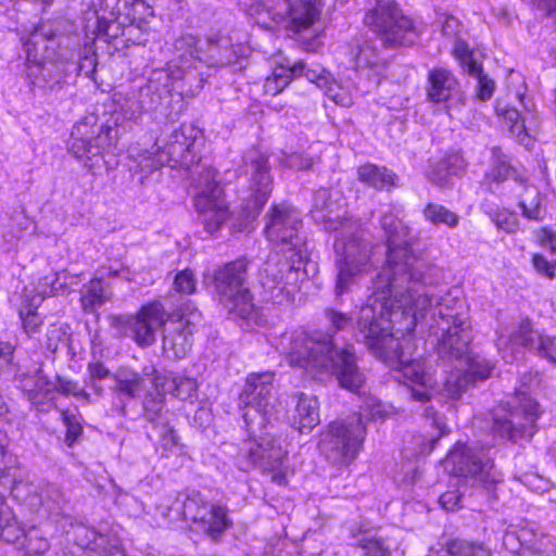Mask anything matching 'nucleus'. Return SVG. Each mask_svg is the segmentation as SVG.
Returning a JSON list of instances; mask_svg holds the SVG:
<instances>
[{
	"mask_svg": "<svg viewBox=\"0 0 556 556\" xmlns=\"http://www.w3.org/2000/svg\"><path fill=\"white\" fill-rule=\"evenodd\" d=\"M387 263L374 281V293L357 317V336L377 358L403 362L397 333H410L431 306L426 287V262L416 256L405 239L406 228L392 214H384Z\"/></svg>",
	"mask_w": 556,
	"mask_h": 556,
	"instance_id": "nucleus-1",
	"label": "nucleus"
},
{
	"mask_svg": "<svg viewBox=\"0 0 556 556\" xmlns=\"http://www.w3.org/2000/svg\"><path fill=\"white\" fill-rule=\"evenodd\" d=\"M265 235L279 251L271 252L261 270L260 282L267 300L282 303L289 300L288 286L295 279L298 270L307 256L304 240L299 236L302 227L301 213L288 203L271 206L266 214Z\"/></svg>",
	"mask_w": 556,
	"mask_h": 556,
	"instance_id": "nucleus-2",
	"label": "nucleus"
},
{
	"mask_svg": "<svg viewBox=\"0 0 556 556\" xmlns=\"http://www.w3.org/2000/svg\"><path fill=\"white\" fill-rule=\"evenodd\" d=\"M280 345L290 365L303 368L315 379L334 377L341 388L353 392L365 383L353 346L338 348L329 331H294L285 336Z\"/></svg>",
	"mask_w": 556,
	"mask_h": 556,
	"instance_id": "nucleus-3",
	"label": "nucleus"
},
{
	"mask_svg": "<svg viewBox=\"0 0 556 556\" xmlns=\"http://www.w3.org/2000/svg\"><path fill=\"white\" fill-rule=\"evenodd\" d=\"M338 269L334 292L340 296L350 291L371 268V245L362 237L357 220L342 222L340 237L334 241Z\"/></svg>",
	"mask_w": 556,
	"mask_h": 556,
	"instance_id": "nucleus-4",
	"label": "nucleus"
},
{
	"mask_svg": "<svg viewBox=\"0 0 556 556\" xmlns=\"http://www.w3.org/2000/svg\"><path fill=\"white\" fill-rule=\"evenodd\" d=\"M271 371L251 372L239 394V407L249 438L263 435L273 428L271 419L277 412Z\"/></svg>",
	"mask_w": 556,
	"mask_h": 556,
	"instance_id": "nucleus-5",
	"label": "nucleus"
},
{
	"mask_svg": "<svg viewBox=\"0 0 556 556\" xmlns=\"http://www.w3.org/2000/svg\"><path fill=\"white\" fill-rule=\"evenodd\" d=\"M191 38L176 39L174 42V56L167 62L166 68H156L151 73L148 81L140 87L138 93L148 112H161L166 114L173 91L178 96L190 92L185 84L181 72L187 59L184 56L186 49L192 43Z\"/></svg>",
	"mask_w": 556,
	"mask_h": 556,
	"instance_id": "nucleus-6",
	"label": "nucleus"
},
{
	"mask_svg": "<svg viewBox=\"0 0 556 556\" xmlns=\"http://www.w3.org/2000/svg\"><path fill=\"white\" fill-rule=\"evenodd\" d=\"M473 340L467 311L454 315V400L455 394L473 388L490 378L494 364L485 357L473 354Z\"/></svg>",
	"mask_w": 556,
	"mask_h": 556,
	"instance_id": "nucleus-7",
	"label": "nucleus"
},
{
	"mask_svg": "<svg viewBox=\"0 0 556 556\" xmlns=\"http://www.w3.org/2000/svg\"><path fill=\"white\" fill-rule=\"evenodd\" d=\"M249 266L247 257H239L217 266L213 273V283L219 301L235 316L252 318L255 313L253 296L249 288Z\"/></svg>",
	"mask_w": 556,
	"mask_h": 556,
	"instance_id": "nucleus-8",
	"label": "nucleus"
},
{
	"mask_svg": "<svg viewBox=\"0 0 556 556\" xmlns=\"http://www.w3.org/2000/svg\"><path fill=\"white\" fill-rule=\"evenodd\" d=\"M363 21L386 49L410 46L418 38L413 21L394 0H375Z\"/></svg>",
	"mask_w": 556,
	"mask_h": 556,
	"instance_id": "nucleus-9",
	"label": "nucleus"
},
{
	"mask_svg": "<svg viewBox=\"0 0 556 556\" xmlns=\"http://www.w3.org/2000/svg\"><path fill=\"white\" fill-rule=\"evenodd\" d=\"M191 38L192 43L184 53L187 59L186 64L182 66L181 72L185 76V84L191 93L198 92L205 81L202 68L206 67H223L235 62L237 55L233 48L228 41L206 40L203 46H200V40L191 35L185 34L177 39Z\"/></svg>",
	"mask_w": 556,
	"mask_h": 556,
	"instance_id": "nucleus-10",
	"label": "nucleus"
},
{
	"mask_svg": "<svg viewBox=\"0 0 556 556\" xmlns=\"http://www.w3.org/2000/svg\"><path fill=\"white\" fill-rule=\"evenodd\" d=\"M96 119L89 116L76 123L70 141V151L92 172L104 164V152L114 143L117 134V129L110 125H97Z\"/></svg>",
	"mask_w": 556,
	"mask_h": 556,
	"instance_id": "nucleus-11",
	"label": "nucleus"
},
{
	"mask_svg": "<svg viewBox=\"0 0 556 556\" xmlns=\"http://www.w3.org/2000/svg\"><path fill=\"white\" fill-rule=\"evenodd\" d=\"M181 510L184 519L192 522V530L213 543H220L232 527L227 506L210 502L199 492L186 496Z\"/></svg>",
	"mask_w": 556,
	"mask_h": 556,
	"instance_id": "nucleus-12",
	"label": "nucleus"
},
{
	"mask_svg": "<svg viewBox=\"0 0 556 556\" xmlns=\"http://www.w3.org/2000/svg\"><path fill=\"white\" fill-rule=\"evenodd\" d=\"M366 430L359 414L332 421L321 443L323 452L334 464L349 465L359 453Z\"/></svg>",
	"mask_w": 556,
	"mask_h": 556,
	"instance_id": "nucleus-13",
	"label": "nucleus"
},
{
	"mask_svg": "<svg viewBox=\"0 0 556 556\" xmlns=\"http://www.w3.org/2000/svg\"><path fill=\"white\" fill-rule=\"evenodd\" d=\"M517 346H522L534 356L556 365V336L535 330L529 318L522 319L507 339H498V351L508 364L519 359L521 352Z\"/></svg>",
	"mask_w": 556,
	"mask_h": 556,
	"instance_id": "nucleus-14",
	"label": "nucleus"
},
{
	"mask_svg": "<svg viewBox=\"0 0 556 556\" xmlns=\"http://www.w3.org/2000/svg\"><path fill=\"white\" fill-rule=\"evenodd\" d=\"M250 445L243 452L245 467H260L263 471L271 475L270 479L278 485H286L288 480L282 463L286 459L287 452L283 450L281 440L271 431H266L263 435L249 438Z\"/></svg>",
	"mask_w": 556,
	"mask_h": 556,
	"instance_id": "nucleus-15",
	"label": "nucleus"
},
{
	"mask_svg": "<svg viewBox=\"0 0 556 556\" xmlns=\"http://www.w3.org/2000/svg\"><path fill=\"white\" fill-rule=\"evenodd\" d=\"M510 405L511 409L507 415L494 418L493 431L511 442L532 438L538 430V403L525 391H517Z\"/></svg>",
	"mask_w": 556,
	"mask_h": 556,
	"instance_id": "nucleus-16",
	"label": "nucleus"
},
{
	"mask_svg": "<svg viewBox=\"0 0 556 556\" xmlns=\"http://www.w3.org/2000/svg\"><path fill=\"white\" fill-rule=\"evenodd\" d=\"M165 309L160 302L144 305L137 315L111 317V326L119 336L131 338L140 346H149L155 341L156 330L164 324Z\"/></svg>",
	"mask_w": 556,
	"mask_h": 556,
	"instance_id": "nucleus-17",
	"label": "nucleus"
},
{
	"mask_svg": "<svg viewBox=\"0 0 556 556\" xmlns=\"http://www.w3.org/2000/svg\"><path fill=\"white\" fill-rule=\"evenodd\" d=\"M201 144V130L193 125L184 124L173 130L166 142L159 148V160L170 167L188 168L199 163Z\"/></svg>",
	"mask_w": 556,
	"mask_h": 556,
	"instance_id": "nucleus-18",
	"label": "nucleus"
},
{
	"mask_svg": "<svg viewBox=\"0 0 556 556\" xmlns=\"http://www.w3.org/2000/svg\"><path fill=\"white\" fill-rule=\"evenodd\" d=\"M200 191L194 198L195 210L201 215L205 230L214 235L229 218L223 188L215 180V172L206 169L199 180Z\"/></svg>",
	"mask_w": 556,
	"mask_h": 556,
	"instance_id": "nucleus-19",
	"label": "nucleus"
},
{
	"mask_svg": "<svg viewBox=\"0 0 556 556\" xmlns=\"http://www.w3.org/2000/svg\"><path fill=\"white\" fill-rule=\"evenodd\" d=\"M492 466L483 462L480 453L463 443L454 444V477L458 484L477 486L494 483L496 479L491 473Z\"/></svg>",
	"mask_w": 556,
	"mask_h": 556,
	"instance_id": "nucleus-20",
	"label": "nucleus"
},
{
	"mask_svg": "<svg viewBox=\"0 0 556 556\" xmlns=\"http://www.w3.org/2000/svg\"><path fill=\"white\" fill-rule=\"evenodd\" d=\"M13 495L22 498L36 511L45 509L49 514H60L68 503V497L56 484L47 483L43 485L24 484L23 482H13L10 488Z\"/></svg>",
	"mask_w": 556,
	"mask_h": 556,
	"instance_id": "nucleus-21",
	"label": "nucleus"
},
{
	"mask_svg": "<svg viewBox=\"0 0 556 556\" xmlns=\"http://www.w3.org/2000/svg\"><path fill=\"white\" fill-rule=\"evenodd\" d=\"M75 67L73 62L66 60H31L27 56V77L30 84L45 94L62 90L66 85V77Z\"/></svg>",
	"mask_w": 556,
	"mask_h": 556,
	"instance_id": "nucleus-22",
	"label": "nucleus"
},
{
	"mask_svg": "<svg viewBox=\"0 0 556 556\" xmlns=\"http://www.w3.org/2000/svg\"><path fill=\"white\" fill-rule=\"evenodd\" d=\"M247 173L251 176L252 199L248 201V207L253 210V216L257 215L267 202L273 190V178L268 156L257 150L249 151L243 157Z\"/></svg>",
	"mask_w": 556,
	"mask_h": 556,
	"instance_id": "nucleus-23",
	"label": "nucleus"
},
{
	"mask_svg": "<svg viewBox=\"0 0 556 556\" xmlns=\"http://www.w3.org/2000/svg\"><path fill=\"white\" fill-rule=\"evenodd\" d=\"M350 55L355 70L368 78L367 91L377 87L388 66V59L380 53L376 43L369 39H356L351 43Z\"/></svg>",
	"mask_w": 556,
	"mask_h": 556,
	"instance_id": "nucleus-24",
	"label": "nucleus"
},
{
	"mask_svg": "<svg viewBox=\"0 0 556 556\" xmlns=\"http://www.w3.org/2000/svg\"><path fill=\"white\" fill-rule=\"evenodd\" d=\"M454 56L457 59L463 72L477 79V98L480 101H488L493 97L496 88L495 81L484 74L480 53L470 49L463 39L454 40Z\"/></svg>",
	"mask_w": 556,
	"mask_h": 556,
	"instance_id": "nucleus-25",
	"label": "nucleus"
},
{
	"mask_svg": "<svg viewBox=\"0 0 556 556\" xmlns=\"http://www.w3.org/2000/svg\"><path fill=\"white\" fill-rule=\"evenodd\" d=\"M154 391L148 392L143 400V417L157 431L164 444H176L177 435L169 425L168 410L165 409V392L160 386V377L152 378Z\"/></svg>",
	"mask_w": 556,
	"mask_h": 556,
	"instance_id": "nucleus-26",
	"label": "nucleus"
},
{
	"mask_svg": "<svg viewBox=\"0 0 556 556\" xmlns=\"http://www.w3.org/2000/svg\"><path fill=\"white\" fill-rule=\"evenodd\" d=\"M194 320L180 316L163 324V351L169 358H185L191 350Z\"/></svg>",
	"mask_w": 556,
	"mask_h": 556,
	"instance_id": "nucleus-27",
	"label": "nucleus"
},
{
	"mask_svg": "<svg viewBox=\"0 0 556 556\" xmlns=\"http://www.w3.org/2000/svg\"><path fill=\"white\" fill-rule=\"evenodd\" d=\"M282 9L274 14L276 23L288 21L289 27L299 33L308 28L319 17L321 0H300L291 3L290 0H281Z\"/></svg>",
	"mask_w": 556,
	"mask_h": 556,
	"instance_id": "nucleus-28",
	"label": "nucleus"
},
{
	"mask_svg": "<svg viewBox=\"0 0 556 556\" xmlns=\"http://www.w3.org/2000/svg\"><path fill=\"white\" fill-rule=\"evenodd\" d=\"M102 14L98 16V40L109 42L114 49L124 37L126 25L121 0H98Z\"/></svg>",
	"mask_w": 556,
	"mask_h": 556,
	"instance_id": "nucleus-29",
	"label": "nucleus"
},
{
	"mask_svg": "<svg viewBox=\"0 0 556 556\" xmlns=\"http://www.w3.org/2000/svg\"><path fill=\"white\" fill-rule=\"evenodd\" d=\"M76 539L80 547L100 556H127L119 540L113 534H104L91 528L78 527Z\"/></svg>",
	"mask_w": 556,
	"mask_h": 556,
	"instance_id": "nucleus-30",
	"label": "nucleus"
},
{
	"mask_svg": "<svg viewBox=\"0 0 556 556\" xmlns=\"http://www.w3.org/2000/svg\"><path fill=\"white\" fill-rule=\"evenodd\" d=\"M339 208V203L332 199V193L328 189H319L314 193L313 207L311 210L312 217L317 223H325L326 228L332 231H340L342 229V222L344 223L346 217L339 218V215L332 217Z\"/></svg>",
	"mask_w": 556,
	"mask_h": 556,
	"instance_id": "nucleus-31",
	"label": "nucleus"
},
{
	"mask_svg": "<svg viewBox=\"0 0 556 556\" xmlns=\"http://www.w3.org/2000/svg\"><path fill=\"white\" fill-rule=\"evenodd\" d=\"M292 425L300 431H311L319 421V403L315 395L299 393L295 396Z\"/></svg>",
	"mask_w": 556,
	"mask_h": 556,
	"instance_id": "nucleus-32",
	"label": "nucleus"
},
{
	"mask_svg": "<svg viewBox=\"0 0 556 556\" xmlns=\"http://www.w3.org/2000/svg\"><path fill=\"white\" fill-rule=\"evenodd\" d=\"M441 321L437 323V330L431 334L433 344L432 356L437 357L439 366L444 372L448 371L452 366V334L451 324L444 318L442 309L439 311Z\"/></svg>",
	"mask_w": 556,
	"mask_h": 556,
	"instance_id": "nucleus-33",
	"label": "nucleus"
},
{
	"mask_svg": "<svg viewBox=\"0 0 556 556\" xmlns=\"http://www.w3.org/2000/svg\"><path fill=\"white\" fill-rule=\"evenodd\" d=\"M112 379L114 381L112 389L118 397L136 399L146 388L143 377L128 367H119Z\"/></svg>",
	"mask_w": 556,
	"mask_h": 556,
	"instance_id": "nucleus-34",
	"label": "nucleus"
},
{
	"mask_svg": "<svg viewBox=\"0 0 556 556\" xmlns=\"http://www.w3.org/2000/svg\"><path fill=\"white\" fill-rule=\"evenodd\" d=\"M358 180L377 190L396 185L397 175L386 166L367 163L357 170Z\"/></svg>",
	"mask_w": 556,
	"mask_h": 556,
	"instance_id": "nucleus-35",
	"label": "nucleus"
},
{
	"mask_svg": "<svg viewBox=\"0 0 556 556\" xmlns=\"http://www.w3.org/2000/svg\"><path fill=\"white\" fill-rule=\"evenodd\" d=\"M26 532L27 530L16 521L4 496L0 493V538L8 543L20 545Z\"/></svg>",
	"mask_w": 556,
	"mask_h": 556,
	"instance_id": "nucleus-36",
	"label": "nucleus"
},
{
	"mask_svg": "<svg viewBox=\"0 0 556 556\" xmlns=\"http://www.w3.org/2000/svg\"><path fill=\"white\" fill-rule=\"evenodd\" d=\"M429 86L427 94L429 100L435 103L444 102L450 99L452 93V81L450 73L445 70H432L428 75Z\"/></svg>",
	"mask_w": 556,
	"mask_h": 556,
	"instance_id": "nucleus-37",
	"label": "nucleus"
},
{
	"mask_svg": "<svg viewBox=\"0 0 556 556\" xmlns=\"http://www.w3.org/2000/svg\"><path fill=\"white\" fill-rule=\"evenodd\" d=\"M522 215L535 222H541L546 215V207L543 204V195L534 186H526L525 194L519 201Z\"/></svg>",
	"mask_w": 556,
	"mask_h": 556,
	"instance_id": "nucleus-38",
	"label": "nucleus"
},
{
	"mask_svg": "<svg viewBox=\"0 0 556 556\" xmlns=\"http://www.w3.org/2000/svg\"><path fill=\"white\" fill-rule=\"evenodd\" d=\"M108 300L109 296L105 294L102 279H91L81 287L80 302L84 311L92 312L102 306Z\"/></svg>",
	"mask_w": 556,
	"mask_h": 556,
	"instance_id": "nucleus-39",
	"label": "nucleus"
},
{
	"mask_svg": "<svg viewBox=\"0 0 556 556\" xmlns=\"http://www.w3.org/2000/svg\"><path fill=\"white\" fill-rule=\"evenodd\" d=\"M160 386L163 392L172 393L182 401L189 400L197 394V382L192 378L173 377L162 379L160 377Z\"/></svg>",
	"mask_w": 556,
	"mask_h": 556,
	"instance_id": "nucleus-40",
	"label": "nucleus"
},
{
	"mask_svg": "<svg viewBox=\"0 0 556 556\" xmlns=\"http://www.w3.org/2000/svg\"><path fill=\"white\" fill-rule=\"evenodd\" d=\"M18 548L27 556H39L50 548V543L42 531L37 527H30L21 541Z\"/></svg>",
	"mask_w": 556,
	"mask_h": 556,
	"instance_id": "nucleus-41",
	"label": "nucleus"
},
{
	"mask_svg": "<svg viewBox=\"0 0 556 556\" xmlns=\"http://www.w3.org/2000/svg\"><path fill=\"white\" fill-rule=\"evenodd\" d=\"M291 72H293L294 78L305 77L308 81L316 84V86L321 89L330 83L331 78V74L325 68L318 65L309 67L303 61L292 63Z\"/></svg>",
	"mask_w": 556,
	"mask_h": 556,
	"instance_id": "nucleus-42",
	"label": "nucleus"
},
{
	"mask_svg": "<svg viewBox=\"0 0 556 556\" xmlns=\"http://www.w3.org/2000/svg\"><path fill=\"white\" fill-rule=\"evenodd\" d=\"M294 78L293 72H291V64L279 65L273 74L266 78L264 84V91L266 94L276 96L280 93Z\"/></svg>",
	"mask_w": 556,
	"mask_h": 556,
	"instance_id": "nucleus-43",
	"label": "nucleus"
},
{
	"mask_svg": "<svg viewBox=\"0 0 556 556\" xmlns=\"http://www.w3.org/2000/svg\"><path fill=\"white\" fill-rule=\"evenodd\" d=\"M495 112L498 116L503 117L505 124L508 126L509 131L513 135L519 138L526 134V118L521 116L517 109L509 108L506 104L497 101L495 105Z\"/></svg>",
	"mask_w": 556,
	"mask_h": 556,
	"instance_id": "nucleus-44",
	"label": "nucleus"
},
{
	"mask_svg": "<svg viewBox=\"0 0 556 556\" xmlns=\"http://www.w3.org/2000/svg\"><path fill=\"white\" fill-rule=\"evenodd\" d=\"M354 545L364 551L365 556H390L391 552L386 541L376 535L364 533L361 536L353 534Z\"/></svg>",
	"mask_w": 556,
	"mask_h": 556,
	"instance_id": "nucleus-45",
	"label": "nucleus"
},
{
	"mask_svg": "<svg viewBox=\"0 0 556 556\" xmlns=\"http://www.w3.org/2000/svg\"><path fill=\"white\" fill-rule=\"evenodd\" d=\"M124 20L128 22L146 23L153 15L152 8L144 0H121Z\"/></svg>",
	"mask_w": 556,
	"mask_h": 556,
	"instance_id": "nucleus-46",
	"label": "nucleus"
},
{
	"mask_svg": "<svg viewBox=\"0 0 556 556\" xmlns=\"http://www.w3.org/2000/svg\"><path fill=\"white\" fill-rule=\"evenodd\" d=\"M147 40V34L142 28V23L129 22L126 25L124 37L115 45V51H122L131 45H144Z\"/></svg>",
	"mask_w": 556,
	"mask_h": 556,
	"instance_id": "nucleus-47",
	"label": "nucleus"
},
{
	"mask_svg": "<svg viewBox=\"0 0 556 556\" xmlns=\"http://www.w3.org/2000/svg\"><path fill=\"white\" fill-rule=\"evenodd\" d=\"M112 376L111 370L101 361H93L87 365V384L99 395L103 389L98 382Z\"/></svg>",
	"mask_w": 556,
	"mask_h": 556,
	"instance_id": "nucleus-48",
	"label": "nucleus"
},
{
	"mask_svg": "<svg viewBox=\"0 0 556 556\" xmlns=\"http://www.w3.org/2000/svg\"><path fill=\"white\" fill-rule=\"evenodd\" d=\"M491 180L501 182L507 179H514L522 182V178L509 163L501 157H496L490 172L486 175Z\"/></svg>",
	"mask_w": 556,
	"mask_h": 556,
	"instance_id": "nucleus-49",
	"label": "nucleus"
},
{
	"mask_svg": "<svg viewBox=\"0 0 556 556\" xmlns=\"http://www.w3.org/2000/svg\"><path fill=\"white\" fill-rule=\"evenodd\" d=\"M54 389L61 394H71L79 400H84L85 403H90V394L75 380L56 376Z\"/></svg>",
	"mask_w": 556,
	"mask_h": 556,
	"instance_id": "nucleus-50",
	"label": "nucleus"
},
{
	"mask_svg": "<svg viewBox=\"0 0 556 556\" xmlns=\"http://www.w3.org/2000/svg\"><path fill=\"white\" fill-rule=\"evenodd\" d=\"M62 421L66 427L65 443L68 446H73L78 438L83 434V426L77 415L70 410H62Z\"/></svg>",
	"mask_w": 556,
	"mask_h": 556,
	"instance_id": "nucleus-51",
	"label": "nucleus"
},
{
	"mask_svg": "<svg viewBox=\"0 0 556 556\" xmlns=\"http://www.w3.org/2000/svg\"><path fill=\"white\" fill-rule=\"evenodd\" d=\"M429 180L439 186H447L451 178V162L443 159L438 162H431L427 170Z\"/></svg>",
	"mask_w": 556,
	"mask_h": 556,
	"instance_id": "nucleus-52",
	"label": "nucleus"
},
{
	"mask_svg": "<svg viewBox=\"0 0 556 556\" xmlns=\"http://www.w3.org/2000/svg\"><path fill=\"white\" fill-rule=\"evenodd\" d=\"M9 442L7 432L0 429V485L2 488H10L14 477L13 468L3 463Z\"/></svg>",
	"mask_w": 556,
	"mask_h": 556,
	"instance_id": "nucleus-53",
	"label": "nucleus"
},
{
	"mask_svg": "<svg viewBox=\"0 0 556 556\" xmlns=\"http://www.w3.org/2000/svg\"><path fill=\"white\" fill-rule=\"evenodd\" d=\"M325 94L331 99L336 104L341 106H350L353 103L352 96L343 87H341L336 80L330 78V83L324 88Z\"/></svg>",
	"mask_w": 556,
	"mask_h": 556,
	"instance_id": "nucleus-54",
	"label": "nucleus"
},
{
	"mask_svg": "<svg viewBox=\"0 0 556 556\" xmlns=\"http://www.w3.org/2000/svg\"><path fill=\"white\" fill-rule=\"evenodd\" d=\"M20 317L23 328L27 334L31 336L39 331L42 325V319L37 314L36 309L31 308L30 306L23 307L20 311Z\"/></svg>",
	"mask_w": 556,
	"mask_h": 556,
	"instance_id": "nucleus-55",
	"label": "nucleus"
},
{
	"mask_svg": "<svg viewBox=\"0 0 556 556\" xmlns=\"http://www.w3.org/2000/svg\"><path fill=\"white\" fill-rule=\"evenodd\" d=\"M143 112H147L139 93L137 96L127 97L121 104V113L124 118L129 121L137 119Z\"/></svg>",
	"mask_w": 556,
	"mask_h": 556,
	"instance_id": "nucleus-56",
	"label": "nucleus"
},
{
	"mask_svg": "<svg viewBox=\"0 0 556 556\" xmlns=\"http://www.w3.org/2000/svg\"><path fill=\"white\" fill-rule=\"evenodd\" d=\"M325 317L333 332L345 330L352 326V317L349 314L328 307L325 309Z\"/></svg>",
	"mask_w": 556,
	"mask_h": 556,
	"instance_id": "nucleus-57",
	"label": "nucleus"
},
{
	"mask_svg": "<svg viewBox=\"0 0 556 556\" xmlns=\"http://www.w3.org/2000/svg\"><path fill=\"white\" fill-rule=\"evenodd\" d=\"M174 289L184 294H191L197 289V279L189 269L180 270L174 279Z\"/></svg>",
	"mask_w": 556,
	"mask_h": 556,
	"instance_id": "nucleus-58",
	"label": "nucleus"
},
{
	"mask_svg": "<svg viewBox=\"0 0 556 556\" xmlns=\"http://www.w3.org/2000/svg\"><path fill=\"white\" fill-rule=\"evenodd\" d=\"M97 64V55L92 47H85L84 54L80 56L79 63L76 67L78 74L93 79Z\"/></svg>",
	"mask_w": 556,
	"mask_h": 556,
	"instance_id": "nucleus-59",
	"label": "nucleus"
},
{
	"mask_svg": "<svg viewBox=\"0 0 556 556\" xmlns=\"http://www.w3.org/2000/svg\"><path fill=\"white\" fill-rule=\"evenodd\" d=\"M454 556H491V551L480 543L464 542L457 544L454 541Z\"/></svg>",
	"mask_w": 556,
	"mask_h": 556,
	"instance_id": "nucleus-60",
	"label": "nucleus"
},
{
	"mask_svg": "<svg viewBox=\"0 0 556 556\" xmlns=\"http://www.w3.org/2000/svg\"><path fill=\"white\" fill-rule=\"evenodd\" d=\"M493 222L496 227L507 233H513L518 229L519 220L515 213L502 211L494 215Z\"/></svg>",
	"mask_w": 556,
	"mask_h": 556,
	"instance_id": "nucleus-61",
	"label": "nucleus"
},
{
	"mask_svg": "<svg viewBox=\"0 0 556 556\" xmlns=\"http://www.w3.org/2000/svg\"><path fill=\"white\" fill-rule=\"evenodd\" d=\"M281 164L291 169H308L313 165V160L302 153H285L280 160Z\"/></svg>",
	"mask_w": 556,
	"mask_h": 556,
	"instance_id": "nucleus-62",
	"label": "nucleus"
},
{
	"mask_svg": "<svg viewBox=\"0 0 556 556\" xmlns=\"http://www.w3.org/2000/svg\"><path fill=\"white\" fill-rule=\"evenodd\" d=\"M424 215L428 220H430L433 224L444 223L450 225L448 218L451 216V213L446 207L440 204H428L424 210Z\"/></svg>",
	"mask_w": 556,
	"mask_h": 556,
	"instance_id": "nucleus-63",
	"label": "nucleus"
},
{
	"mask_svg": "<svg viewBox=\"0 0 556 556\" xmlns=\"http://www.w3.org/2000/svg\"><path fill=\"white\" fill-rule=\"evenodd\" d=\"M532 265L539 275L548 279L555 278L556 261L549 262L544 255L534 253L532 255Z\"/></svg>",
	"mask_w": 556,
	"mask_h": 556,
	"instance_id": "nucleus-64",
	"label": "nucleus"
}]
</instances>
